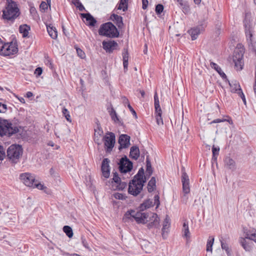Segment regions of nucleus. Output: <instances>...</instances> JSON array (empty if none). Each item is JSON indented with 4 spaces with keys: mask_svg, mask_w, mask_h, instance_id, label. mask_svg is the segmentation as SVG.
<instances>
[{
    "mask_svg": "<svg viewBox=\"0 0 256 256\" xmlns=\"http://www.w3.org/2000/svg\"><path fill=\"white\" fill-rule=\"evenodd\" d=\"M2 12L1 18L10 24H13L20 14L18 4L12 0H6L5 8Z\"/></svg>",
    "mask_w": 256,
    "mask_h": 256,
    "instance_id": "obj_1",
    "label": "nucleus"
},
{
    "mask_svg": "<svg viewBox=\"0 0 256 256\" xmlns=\"http://www.w3.org/2000/svg\"><path fill=\"white\" fill-rule=\"evenodd\" d=\"M146 181V178L144 175V170L141 168L129 183L128 193L134 196H138L142 190Z\"/></svg>",
    "mask_w": 256,
    "mask_h": 256,
    "instance_id": "obj_2",
    "label": "nucleus"
},
{
    "mask_svg": "<svg viewBox=\"0 0 256 256\" xmlns=\"http://www.w3.org/2000/svg\"><path fill=\"white\" fill-rule=\"evenodd\" d=\"M23 153V148L20 145L13 144L10 146L6 151V157L13 164L18 163Z\"/></svg>",
    "mask_w": 256,
    "mask_h": 256,
    "instance_id": "obj_3",
    "label": "nucleus"
},
{
    "mask_svg": "<svg viewBox=\"0 0 256 256\" xmlns=\"http://www.w3.org/2000/svg\"><path fill=\"white\" fill-rule=\"evenodd\" d=\"M98 34L100 36L110 38H118L119 36V32L111 22L102 24L98 30Z\"/></svg>",
    "mask_w": 256,
    "mask_h": 256,
    "instance_id": "obj_4",
    "label": "nucleus"
},
{
    "mask_svg": "<svg viewBox=\"0 0 256 256\" xmlns=\"http://www.w3.org/2000/svg\"><path fill=\"white\" fill-rule=\"evenodd\" d=\"M18 132V127L10 122L8 120H2L0 118V136H10Z\"/></svg>",
    "mask_w": 256,
    "mask_h": 256,
    "instance_id": "obj_5",
    "label": "nucleus"
},
{
    "mask_svg": "<svg viewBox=\"0 0 256 256\" xmlns=\"http://www.w3.org/2000/svg\"><path fill=\"white\" fill-rule=\"evenodd\" d=\"M18 52L17 45L12 42H4L0 49V54L2 56H10L14 55Z\"/></svg>",
    "mask_w": 256,
    "mask_h": 256,
    "instance_id": "obj_6",
    "label": "nucleus"
},
{
    "mask_svg": "<svg viewBox=\"0 0 256 256\" xmlns=\"http://www.w3.org/2000/svg\"><path fill=\"white\" fill-rule=\"evenodd\" d=\"M124 216L127 218H129V216L134 218L138 224H146L147 222L148 214L146 212H136L134 210H131L127 212Z\"/></svg>",
    "mask_w": 256,
    "mask_h": 256,
    "instance_id": "obj_7",
    "label": "nucleus"
},
{
    "mask_svg": "<svg viewBox=\"0 0 256 256\" xmlns=\"http://www.w3.org/2000/svg\"><path fill=\"white\" fill-rule=\"evenodd\" d=\"M119 170L121 173H126L132 168V162L126 156L120 158L118 163Z\"/></svg>",
    "mask_w": 256,
    "mask_h": 256,
    "instance_id": "obj_8",
    "label": "nucleus"
},
{
    "mask_svg": "<svg viewBox=\"0 0 256 256\" xmlns=\"http://www.w3.org/2000/svg\"><path fill=\"white\" fill-rule=\"evenodd\" d=\"M182 193L184 194L182 198V199L184 198L186 202L188 198L186 197V194H188L190 192V180L188 175L184 171V168L182 170Z\"/></svg>",
    "mask_w": 256,
    "mask_h": 256,
    "instance_id": "obj_9",
    "label": "nucleus"
},
{
    "mask_svg": "<svg viewBox=\"0 0 256 256\" xmlns=\"http://www.w3.org/2000/svg\"><path fill=\"white\" fill-rule=\"evenodd\" d=\"M103 140L106 152H110L115 144V135L113 132H108L105 136Z\"/></svg>",
    "mask_w": 256,
    "mask_h": 256,
    "instance_id": "obj_10",
    "label": "nucleus"
},
{
    "mask_svg": "<svg viewBox=\"0 0 256 256\" xmlns=\"http://www.w3.org/2000/svg\"><path fill=\"white\" fill-rule=\"evenodd\" d=\"M20 178L26 186L29 187L33 186L36 180L34 176L28 172L21 174Z\"/></svg>",
    "mask_w": 256,
    "mask_h": 256,
    "instance_id": "obj_11",
    "label": "nucleus"
},
{
    "mask_svg": "<svg viewBox=\"0 0 256 256\" xmlns=\"http://www.w3.org/2000/svg\"><path fill=\"white\" fill-rule=\"evenodd\" d=\"M102 48L106 52L111 54L118 46V43L114 40L103 41L102 42Z\"/></svg>",
    "mask_w": 256,
    "mask_h": 256,
    "instance_id": "obj_12",
    "label": "nucleus"
},
{
    "mask_svg": "<svg viewBox=\"0 0 256 256\" xmlns=\"http://www.w3.org/2000/svg\"><path fill=\"white\" fill-rule=\"evenodd\" d=\"M205 26L206 25L200 24L199 26L192 28L190 30H188V33L191 36V38L192 40L197 38L200 32L204 30Z\"/></svg>",
    "mask_w": 256,
    "mask_h": 256,
    "instance_id": "obj_13",
    "label": "nucleus"
},
{
    "mask_svg": "<svg viewBox=\"0 0 256 256\" xmlns=\"http://www.w3.org/2000/svg\"><path fill=\"white\" fill-rule=\"evenodd\" d=\"M238 242L245 251L250 252L252 250L254 244L250 240L246 238V236L245 238H240Z\"/></svg>",
    "mask_w": 256,
    "mask_h": 256,
    "instance_id": "obj_14",
    "label": "nucleus"
},
{
    "mask_svg": "<svg viewBox=\"0 0 256 256\" xmlns=\"http://www.w3.org/2000/svg\"><path fill=\"white\" fill-rule=\"evenodd\" d=\"M118 143L120 150L128 148L130 144V136L126 134H121L119 137Z\"/></svg>",
    "mask_w": 256,
    "mask_h": 256,
    "instance_id": "obj_15",
    "label": "nucleus"
},
{
    "mask_svg": "<svg viewBox=\"0 0 256 256\" xmlns=\"http://www.w3.org/2000/svg\"><path fill=\"white\" fill-rule=\"evenodd\" d=\"M109 163L110 160L107 158H104L102 164L101 170L102 176L106 178H108L110 174Z\"/></svg>",
    "mask_w": 256,
    "mask_h": 256,
    "instance_id": "obj_16",
    "label": "nucleus"
},
{
    "mask_svg": "<svg viewBox=\"0 0 256 256\" xmlns=\"http://www.w3.org/2000/svg\"><path fill=\"white\" fill-rule=\"evenodd\" d=\"M113 174L112 180L116 184V189L122 190L126 186V182H121V180L116 172H114Z\"/></svg>",
    "mask_w": 256,
    "mask_h": 256,
    "instance_id": "obj_17",
    "label": "nucleus"
},
{
    "mask_svg": "<svg viewBox=\"0 0 256 256\" xmlns=\"http://www.w3.org/2000/svg\"><path fill=\"white\" fill-rule=\"evenodd\" d=\"M80 16L82 18H85L86 22L87 24L89 26H95L96 20L92 16L90 13H82L80 14Z\"/></svg>",
    "mask_w": 256,
    "mask_h": 256,
    "instance_id": "obj_18",
    "label": "nucleus"
},
{
    "mask_svg": "<svg viewBox=\"0 0 256 256\" xmlns=\"http://www.w3.org/2000/svg\"><path fill=\"white\" fill-rule=\"evenodd\" d=\"M170 220L169 218L168 217V216H166V218L164 219L162 230V235L164 239L166 238L168 232V228L170 226Z\"/></svg>",
    "mask_w": 256,
    "mask_h": 256,
    "instance_id": "obj_19",
    "label": "nucleus"
},
{
    "mask_svg": "<svg viewBox=\"0 0 256 256\" xmlns=\"http://www.w3.org/2000/svg\"><path fill=\"white\" fill-rule=\"evenodd\" d=\"M224 166L228 169L234 170L236 168L234 160L230 156L226 157L224 160Z\"/></svg>",
    "mask_w": 256,
    "mask_h": 256,
    "instance_id": "obj_20",
    "label": "nucleus"
},
{
    "mask_svg": "<svg viewBox=\"0 0 256 256\" xmlns=\"http://www.w3.org/2000/svg\"><path fill=\"white\" fill-rule=\"evenodd\" d=\"M226 81H228V82L231 88L230 91L232 92L238 94L239 92L242 91L240 84L237 81H232V82H230L228 79H226Z\"/></svg>",
    "mask_w": 256,
    "mask_h": 256,
    "instance_id": "obj_21",
    "label": "nucleus"
},
{
    "mask_svg": "<svg viewBox=\"0 0 256 256\" xmlns=\"http://www.w3.org/2000/svg\"><path fill=\"white\" fill-rule=\"evenodd\" d=\"M140 155V151L139 148L136 146H133L130 148V156L134 160L138 159Z\"/></svg>",
    "mask_w": 256,
    "mask_h": 256,
    "instance_id": "obj_22",
    "label": "nucleus"
},
{
    "mask_svg": "<svg viewBox=\"0 0 256 256\" xmlns=\"http://www.w3.org/2000/svg\"><path fill=\"white\" fill-rule=\"evenodd\" d=\"M110 20L114 21L116 26L119 28H122L124 25L122 22V16H118V14H113L111 15Z\"/></svg>",
    "mask_w": 256,
    "mask_h": 256,
    "instance_id": "obj_23",
    "label": "nucleus"
},
{
    "mask_svg": "<svg viewBox=\"0 0 256 256\" xmlns=\"http://www.w3.org/2000/svg\"><path fill=\"white\" fill-rule=\"evenodd\" d=\"M122 60L123 65L124 71L128 70V58L129 54L127 48H124L122 52Z\"/></svg>",
    "mask_w": 256,
    "mask_h": 256,
    "instance_id": "obj_24",
    "label": "nucleus"
},
{
    "mask_svg": "<svg viewBox=\"0 0 256 256\" xmlns=\"http://www.w3.org/2000/svg\"><path fill=\"white\" fill-rule=\"evenodd\" d=\"M210 66L212 68L214 69L218 73V74L224 80H226L227 78L226 74L216 64L212 62L210 63Z\"/></svg>",
    "mask_w": 256,
    "mask_h": 256,
    "instance_id": "obj_25",
    "label": "nucleus"
},
{
    "mask_svg": "<svg viewBox=\"0 0 256 256\" xmlns=\"http://www.w3.org/2000/svg\"><path fill=\"white\" fill-rule=\"evenodd\" d=\"M152 218L154 219L153 222H150L148 224V228L150 229L152 228H157L160 224V218L157 214H152Z\"/></svg>",
    "mask_w": 256,
    "mask_h": 256,
    "instance_id": "obj_26",
    "label": "nucleus"
},
{
    "mask_svg": "<svg viewBox=\"0 0 256 256\" xmlns=\"http://www.w3.org/2000/svg\"><path fill=\"white\" fill-rule=\"evenodd\" d=\"M30 30V26L26 24L20 25L19 27L20 32L22 34V37L24 38L28 36V32Z\"/></svg>",
    "mask_w": 256,
    "mask_h": 256,
    "instance_id": "obj_27",
    "label": "nucleus"
},
{
    "mask_svg": "<svg viewBox=\"0 0 256 256\" xmlns=\"http://www.w3.org/2000/svg\"><path fill=\"white\" fill-rule=\"evenodd\" d=\"M245 34L247 40L251 44H252V31L250 25L248 26L245 24Z\"/></svg>",
    "mask_w": 256,
    "mask_h": 256,
    "instance_id": "obj_28",
    "label": "nucleus"
},
{
    "mask_svg": "<svg viewBox=\"0 0 256 256\" xmlns=\"http://www.w3.org/2000/svg\"><path fill=\"white\" fill-rule=\"evenodd\" d=\"M46 28L50 36L52 39H56L58 37V32L56 28L52 26H48Z\"/></svg>",
    "mask_w": 256,
    "mask_h": 256,
    "instance_id": "obj_29",
    "label": "nucleus"
},
{
    "mask_svg": "<svg viewBox=\"0 0 256 256\" xmlns=\"http://www.w3.org/2000/svg\"><path fill=\"white\" fill-rule=\"evenodd\" d=\"M246 238L256 243V230H248L245 232Z\"/></svg>",
    "mask_w": 256,
    "mask_h": 256,
    "instance_id": "obj_30",
    "label": "nucleus"
},
{
    "mask_svg": "<svg viewBox=\"0 0 256 256\" xmlns=\"http://www.w3.org/2000/svg\"><path fill=\"white\" fill-rule=\"evenodd\" d=\"M153 206L152 201L150 199L146 200L142 203L139 208L140 210L144 211L146 208H150Z\"/></svg>",
    "mask_w": 256,
    "mask_h": 256,
    "instance_id": "obj_31",
    "label": "nucleus"
},
{
    "mask_svg": "<svg viewBox=\"0 0 256 256\" xmlns=\"http://www.w3.org/2000/svg\"><path fill=\"white\" fill-rule=\"evenodd\" d=\"M128 0H120L118 4L117 5L118 10H122L123 12H126L128 8Z\"/></svg>",
    "mask_w": 256,
    "mask_h": 256,
    "instance_id": "obj_32",
    "label": "nucleus"
},
{
    "mask_svg": "<svg viewBox=\"0 0 256 256\" xmlns=\"http://www.w3.org/2000/svg\"><path fill=\"white\" fill-rule=\"evenodd\" d=\"M156 180L154 177H152L148 184V190L149 192H153L156 188Z\"/></svg>",
    "mask_w": 256,
    "mask_h": 256,
    "instance_id": "obj_33",
    "label": "nucleus"
},
{
    "mask_svg": "<svg viewBox=\"0 0 256 256\" xmlns=\"http://www.w3.org/2000/svg\"><path fill=\"white\" fill-rule=\"evenodd\" d=\"M156 123L158 125H163L164 122L162 117V110L154 111Z\"/></svg>",
    "mask_w": 256,
    "mask_h": 256,
    "instance_id": "obj_34",
    "label": "nucleus"
},
{
    "mask_svg": "<svg viewBox=\"0 0 256 256\" xmlns=\"http://www.w3.org/2000/svg\"><path fill=\"white\" fill-rule=\"evenodd\" d=\"M214 237L212 236H209L208 239V240L207 243H206V251L207 252H212V246L214 242Z\"/></svg>",
    "mask_w": 256,
    "mask_h": 256,
    "instance_id": "obj_35",
    "label": "nucleus"
},
{
    "mask_svg": "<svg viewBox=\"0 0 256 256\" xmlns=\"http://www.w3.org/2000/svg\"><path fill=\"white\" fill-rule=\"evenodd\" d=\"M154 109L156 111H160L162 110L160 105V102L158 100V96L156 92L154 93Z\"/></svg>",
    "mask_w": 256,
    "mask_h": 256,
    "instance_id": "obj_36",
    "label": "nucleus"
},
{
    "mask_svg": "<svg viewBox=\"0 0 256 256\" xmlns=\"http://www.w3.org/2000/svg\"><path fill=\"white\" fill-rule=\"evenodd\" d=\"M108 112L112 120H114V122H119V118L114 108L112 107L110 110H108Z\"/></svg>",
    "mask_w": 256,
    "mask_h": 256,
    "instance_id": "obj_37",
    "label": "nucleus"
},
{
    "mask_svg": "<svg viewBox=\"0 0 256 256\" xmlns=\"http://www.w3.org/2000/svg\"><path fill=\"white\" fill-rule=\"evenodd\" d=\"M146 174L148 176H150L152 174V168L151 166L150 162L148 158V156H147L146 160Z\"/></svg>",
    "mask_w": 256,
    "mask_h": 256,
    "instance_id": "obj_38",
    "label": "nucleus"
},
{
    "mask_svg": "<svg viewBox=\"0 0 256 256\" xmlns=\"http://www.w3.org/2000/svg\"><path fill=\"white\" fill-rule=\"evenodd\" d=\"M63 230L68 238H70L73 236L72 228L70 226H64L63 228Z\"/></svg>",
    "mask_w": 256,
    "mask_h": 256,
    "instance_id": "obj_39",
    "label": "nucleus"
},
{
    "mask_svg": "<svg viewBox=\"0 0 256 256\" xmlns=\"http://www.w3.org/2000/svg\"><path fill=\"white\" fill-rule=\"evenodd\" d=\"M220 148L218 146H213L212 148V159L216 160L217 159V156L219 154Z\"/></svg>",
    "mask_w": 256,
    "mask_h": 256,
    "instance_id": "obj_40",
    "label": "nucleus"
},
{
    "mask_svg": "<svg viewBox=\"0 0 256 256\" xmlns=\"http://www.w3.org/2000/svg\"><path fill=\"white\" fill-rule=\"evenodd\" d=\"M242 54L241 56V57H242ZM234 61L235 64V66L239 68V70H242V58H238L236 60V59H234Z\"/></svg>",
    "mask_w": 256,
    "mask_h": 256,
    "instance_id": "obj_41",
    "label": "nucleus"
},
{
    "mask_svg": "<svg viewBox=\"0 0 256 256\" xmlns=\"http://www.w3.org/2000/svg\"><path fill=\"white\" fill-rule=\"evenodd\" d=\"M180 7L182 9V12L185 14H187L190 12V6H189V5H188V2L184 3V4L182 6H180Z\"/></svg>",
    "mask_w": 256,
    "mask_h": 256,
    "instance_id": "obj_42",
    "label": "nucleus"
},
{
    "mask_svg": "<svg viewBox=\"0 0 256 256\" xmlns=\"http://www.w3.org/2000/svg\"><path fill=\"white\" fill-rule=\"evenodd\" d=\"M33 188H37L38 190H44L45 188L44 186L40 183L38 182L36 180H35L34 183V186H31Z\"/></svg>",
    "mask_w": 256,
    "mask_h": 256,
    "instance_id": "obj_43",
    "label": "nucleus"
},
{
    "mask_svg": "<svg viewBox=\"0 0 256 256\" xmlns=\"http://www.w3.org/2000/svg\"><path fill=\"white\" fill-rule=\"evenodd\" d=\"M76 52L78 56L81 58L84 59L86 58V54L80 48H76Z\"/></svg>",
    "mask_w": 256,
    "mask_h": 256,
    "instance_id": "obj_44",
    "label": "nucleus"
},
{
    "mask_svg": "<svg viewBox=\"0 0 256 256\" xmlns=\"http://www.w3.org/2000/svg\"><path fill=\"white\" fill-rule=\"evenodd\" d=\"M50 2H42L40 6V8L42 10H43L44 12L48 8V6H50Z\"/></svg>",
    "mask_w": 256,
    "mask_h": 256,
    "instance_id": "obj_45",
    "label": "nucleus"
},
{
    "mask_svg": "<svg viewBox=\"0 0 256 256\" xmlns=\"http://www.w3.org/2000/svg\"><path fill=\"white\" fill-rule=\"evenodd\" d=\"M164 10V6L162 4H158L156 6V12L157 14H160Z\"/></svg>",
    "mask_w": 256,
    "mask_h": 256,
    "instance_id": "obj_46",
    "label": "nucleus"
},
{
    "mask_svg": "<svg viewBox=\"0 0 256 256\" xmlns=\"http://www.w3.org/2000/svg\"><path fill=\"white\" fill-rule=\"evenodd\" d=\"M230 121H232L231 119L226 120L225 118H217L212 120L210 124L220 123L224 122H228L230 123Z\"/></svg>",
    "mask_w": 256,
    "mask_h": 256,
    "instance_id": "obj_47",
    "label": "nucleus"
},
{
    "mask_svg": "<svg viewBox=\"0 0 256 256\" xmlns=\"http://www.w3.org/2000/svg\"><path fill=\"white\" fill-rule=\"evenodd\" d=\"M114 197L118 200H124L125 197L122 194L118 192H116L113 194Z\"/></svg>",
    "mask_w": 256,
    "mask_h": 256,
    "instance_id": "obj_48",
    "label": "nucleus"
},
{
    "mask_svg": "<svg viewBox=\"0 0 256 256\" xmlns=\"http://www.w3.org/2000/svg\"><path fill=\"white\" fill-rule=\"evenodd\" d=\"M220 241L222 249L225 251H228V250L230 249L228 244L226 242H224L223 240H220Z\"/></svg>",
    "mask_w": 256,
    "mask_h": 256,
    "instance_id": "obj_49",
    "label": "nucleus"
},
{
    "mask_svg": "<svg viewBox=\"0 0 256 256\" xmlns=\"http://www.w3.org/2000/svg\"><path fill=\"white\" fill-rule=\"evenodd\" d=\"M7 110V106L0 102V113H4Z\"/></svg>",
    "mask_w": 256,
    "mask_h": 256,
    "instance_id": "obj_50",
    "label": "nucleus"
},
{
    "mask_svg": "<svg viewBox=\"0 0 256 256\" xmlns=\"http://www.w3.org/2000/svg\"><path fill=\"white\" fill-rule=\"evenodd\" d=\"M81 240H82V242L83 246L85 248H87L88 250H90V248L88 246V244L86 239L84 236H82L81 238Z\"/></svg>",
    "mask_w": 256,
    "mask_h": 256,
    "instance_id": "obj_51",
    "label": "nucleus"
},
{
    "mask_svg": "<svg viewBox=\"0 0 256 256\" xmlns=\"http://www.w3.org/2000/svg\"><path fill=\"white\" fill-rule=\"evenodd\" d=\"M6 156L5 151L3 146H0V160H2Z\"/></svg>",
    "mask_w": 256,
    "mask_h": 256,
    "instance_id": "obj_52",
    "label": "nucleus"
},
{
    "mask_svg": "<svg viewBox=\"0 0 256 256\" xmlns=\"http://www.w3.org/2000/svg\"><path fill=\"white\" fill-rule=\"evenodd\" d=\"M121 100H122V104L126 106V105H127V106H128V104H130V102H129V101H128V98L125 96H122L121 97Z\"/></svg>",
    "mask_w": 256,
    "mask_h": 256,
    "instance_id": "obj_53",
    "label": "nucleus"
},
{
    "mask_svg": "<svg viewBox=\"0 0 256 256\" xmlns=\"http://www.w3.org/2000/svg\"><path fill=\"white\" fill-rule=\"evenodd\" d=\"M184 234V236L185 237L187 240H189L190 238V232L189 231V229L183 230Z\"/></svg>",
    "mask_w": 256,
    "mask_h": 256,
    "instance_id": "obj_54",
    "label": "nucleus"
},
{
    "mask_svg": "<svg viewBox=\"0 0 256 256\" xmlns=\"http://www.w3.org/2000/svg\"><path fill=\"white\" fill-rule=\"evenodd\" d=\"M42 70L41 68L40 67H38V68H37L35 70H34V74L37 76H40L42 74Z\"/></svg>",
    "mask_w": 256,
    "mask_h": 256,
    "instance_id": "obj_55",
    "label": "nucleus"
},
{
    "mask_svg": "<svg viewBox=\"0 0 256 256\" xmlns=\"http://www.w3.org/2000/svg\"><path fill=\"white\" fill-rule=\"evenodd\" d=\"M238 94L242 99L244 103L246 104V100L244 94L243 93L242 91L239 92Z\"/></svg>",
    "mask_w": 256,
    "mask_h": 256,
    "instance_id": "obj_56",
    "label": "nucleus"
},
{
    "mask_svg": "<svg viewBox=\"0 0 256 256\" xmlns=\"http://www.w3.org/2000/svg\"><path fill=\"white\" fill-rule=\"evenodd\" d=\"M148 0H142V8L146 10L148 6Z\"/></svg>",
    "mask_w": 256,
    "mask_h": 256,
    "instance_id": "obj_57",
    "label": "nucleus"
},
{
    "mask_svg": "<svg viewBox=\"0 0 256 256\" xmlns=\"http://www.w3.org/2000/svg\"><path fill=\"white\" fill-rule=\"evenodd\" d=\"M95 130V135L97 134L98 135L101 136L103 134V130L100 128L98 127L96 130Z\"/></svg>",
    "mask_w": 256,
    "mask_h": 256,
    "instance_id": "obj_58",
    "label": "nucleus"
},
{
    "mask_svg": "<svg viewBox=\"0 0 256 256\" xmlns=\"http://www.w3.org/2000/svg\"><path fill=\"white\" fill-rule=\"evenodd\" d=\"M128 109L130 110L132 113V114H133V116L136 117V111L134 110V109L132 108V107L130 106V104H128Z\"/></svg>",
    "mask_w": 256,
    "mask_h": 256,
    "instance_id": "obj_59",
    "label": "nucleus"
},
{
    "mask_svg": "<svg viewBox=\"0 0 256 256\" xmlns=\"http://www.w3.org/2000/svg\"><path fill=\"white\" fill-rule=\"evenodd\" d=\"M155 203L156 204V206H158L160 204L159 196L158 195H156L154 196Z\"/></svg>",
    "mask_w": 256,
    "mask_h": 256,
    "instance_id": "obj_60",
    "label": "nucleus"
},
{
    "mask_svg": "<svg viewBox=\"0 0 256 256\" xmlns=\"http://www.w3.org/2000/svg\"><path fill=\"white\" fill-rule=\"evenodd\" d=\"M76 8L80 12H82L84 10H85V8L84 6L82 4V3H80L78 6Z\"/></svg>",
    "mask_w": 256,
    "mask_h": 256,
    "instance_id": "obj_61",
    "label": "nucleus"
},
{
    "mask_svg": "<svg viewBox=\"0 0 256 256\" xmlns=\"http://www.w3.org/2000/svg\"><path fill=\"white\" fill-rule=\"evenodd\" d=\"M62 112L64 116L69 114V112L65 107L62 108Z\"/></svg>",
    "mask_w": 256,
    "mask_h": 256,
    "instance_id": "obj_62",
    "label": "nucleus"
},
{
    "mask_svg": "<svg viewBox=\"0 0 256 256\" xmlns=\"http://www.w3.org/2000/svg\"><path fill=\"white\" fill-rule=\"evenodd\" d=\"M72 2L76 7L81 3L80 0H72Z\"/></svg>",
    "mask_w": 256,
    "mask_h": 256,
    "instance_id": "obj_63",
    "label": "nucleus"
},
{
    "mask_svg": "<svg viewBox=\"0 0 256 256\" xmlns=\"http://www.w3.org/2000/svg\"><path fill=\"white\" fill-rule=\"evenodd\" d=\"M33 96V94L31 92H28L26 93V96L28 98H30Z\"/></svg>",
    "mask_w": 256,
    "mask_h": 256,
    "instance_id": "obj_64",
    "label": "nucleus"
}]
</instances>
